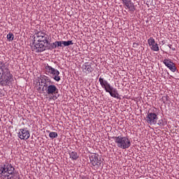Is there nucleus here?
I'll list each match as a JSON object with an SVG mask.
<instances>
[{"label": "nucleus", "mask_w": 179, "mask_h": 179, "mask_svg": "<svg viewBox=\"0 0 179 179\" xmlns=\"http://www.w3.org/2000/svg\"><path fill=\"white\" fill-rule=\"evenodd\" d=\"M48 45V35L45 32L38 31L34 35V42L31 48L35 52H43L45 51Z\"/></svg>", "instance_id": "obj_1"}, {"label": "nucleus", "mask_w": 179, "mask_h": 179, "mask_svg": "<svg viewBox=\"0 0 179 179\" xmlns=\"http://www.w3.org/2000/svg\"><path fill=\"white\" fill-rule=\"evenodd\" d=\"M99 83L102 89H104L106 93H109L111 97H114V99H120V94H118V90L111 86L108 81L106 80L103 78L100 77Z\"/></svg>", "instance_id": "obj_2"}, {"label": "nucleus", "mask_w": 179, "mask_h": 179, "mask_svg": "<svg viewBox=\"0 0 179 179\" xmlns=\"http://www.w3.org/2000/svg\"><path fill=\"white\" fill-rule=\"evenodd\" d=\"M1 73H0V83L2 86L9 85L13 80V75L10 73V71L8 68H2L1 66Z\"/></svg>", "instance_id": "obj_3"}, {"label": "nucleus", "mask_w": 179, "mask_h": 179, "mask_svg": "<svg viewBox=\"0 0 179 179\" xmlns=\"http://www.w3.org/2000/svg\"><path fill=\"white\" fill-rule=\"evenodd\" d=\"M13 171H15V168L11 164H6L0 166V177L3 179H12Z\"/></svg>", "instance_id": "obj_4"}, {"label": "nucleus", "mask_w": 179, "mask_h": 179, "mask_svg": "<svg viewBox=\"0 0 179 179\" xmlns=\"http://www.w3.org/2000/svg\"><path fill=\"white\" fill-rule=\"evenodd\" d=\"M113 139H114L117 148L120 149H129V148H131V140L127 136H113Z\"/></svg>", "instance_id": "obj_5"}, {"label": "nucleus", "mask_w": 179, "mask_h": 179, "mask_svg": "<svg viewBox=\"0 0 179 179\" xmlns=\"http://www.w3.org/2000/svg\"><path fill=\"white\" fill-rule=\"evenodd\" d=\"M45 69L48 73H50V75L53 76L54 80H56V82H59L61 80V77H59V71L57 69H55L52 68L51 66L47 64L45 67Z\"/></svg>", "instance_id": "obj_6"}, {"label": "nucleus", "mask_w": 179, "mask_h": 179, "mask_svg": "<svg viewBox=\"0 0 179 179\" xmlns=\"http://www.w3.org/2000/svg\"><path fill=\"white\" fill-rule=\"evenodd\" d=\"M38 83L39 86H43L42 88V92H44V90L52 83V81L50 78H49V77L43 76L39 78Z\"/></svg>", "instance_id": "obj_7"}, {"label": "nucleus", "mask_w": 179, "mask_h": 179, "mask_svg": "<svg viewBox=\"0 0 179 179\" xmlns=\"http://www.w3.org/2000/svg\"><path fill=\"white\" fill-rule=\"evenodd\" d=\"M158 119L159 118L157 117V114L150 112L148 113L147 116L145 117L146 122H148V124H150V125H156Z\"/></svg>", "instance_id": "obj_8"}, {"label": "nucleus", "mask_w": 179, "mask_h": 179, "mask_svg": "<svg viewBox=\"0 0 179 179\" xmlns=\"http://www.w3.org/2000/svg\"><path fill=\"white\" fill-rule=\"evenodd\" d=\"M45 92L48 96H54V94H57L58 93V88L55 85H53L52 83L48 85L46 88L43 90V92Z\"/></svg>", "instance_id": "obj_9"}, {"label": "nucleus", "mask_w": 179, "mask_h": 179, "mask_svg": "<svg viewBox=\"0 0 179 179\" xmlns=\"http://www.w3.org/2000/svg\"><path fill=\"white\" fill-rule=\"evenodd\" d=\"M20 139L26 141L30 138V131L27 129H20L18 133Z\"/></svg>", "instance_id": "obj_10"}, {"label": "nucleus", "mask_w": 179, "mask_h": 179, "mask_svg": "<svg viewBox=\"0 0 179 179\" xmlns=\"http://www.w3.org/2000/svg\"><path fill=\"white\" fill-rule=\"evenodd\" d=\"M163 64H164L165 66H167L171 72H176L177 71V67H176V64L171 62V59H165L163 61Z\"/></svg>", "instance_id": "obj_11"}, {"label": "nucleus", "mask_w": 179, "mask_h": 179, "mask_svg": "<svg viewBox=\"0 0 179 179\" xmlns=\"http://www.w3.org/2000/svg\"><path fill=\"white\" fill-rule=\"evenodd\" d=\"M148 45L150 47L152 51H159V44L156 43V41H155V38L153 37H150L148 40Z\"/></svg>", "instance_id": "obj_12"}, {"label": "nucleus", "mask_w": 179, "mask_h": 179, "mask_svg": "<svg viewBox=\"0 0 179 179\" xmlns=\"http://www.w3.org/2000/svg\"><path fill=\"white\" fill-rule=\"evenodd\" d=\"M90 162L92 166H100L101 164V160L99 159V155L93 154L90 157Z\"/></svg>", "instance_id": "obj_13"}, {"label": "nucleus", "mask_w": 179, "mask_h": 179, "mask_svg": "<svg viewBox=\"0 0 179 179\" xmlns=\"http://www.w3.org/2000/svg\"><path fill=\"white\" fill-rule=\"evenodd\" d=\"M83 72H87V73H90L93 72V68L92 67V65L85 64L83 65Z\"/></svg>", "instance_id": "obj_14"}, {"label": "nucleus", "mask_w": 179, "mask_h": 179, "mask_svg": "<svg viewBox=\"0 0 179 179\" xmlns=\"http://www.w3.org/2000/svg\"><path fill=\"white\" fill-rule=\"evenodd\" d=\"M58 47H64L62 41H55L51 43V48H52V50H55V48H58Z\"/></svg>", "instance_id": "obj_15"}, {"label": "nucleus", "mask_w": 179, "mask_h": 179, "mask_svg": "<svg viewBox=\"0 0 179 179\" xmlns=\"http://www.w3.org/2000/svg\"><path fill=\"white\" fill-rule=\"evenodd\" d=\"M126 9H129L131 12H135V6H134V3L130 1L127 3L126 5Z\"/></svg>", "instance_id": "obj_16"}, {"label": "nucleus", "mask_w": 179, "mask_h": 179, "mask_svg": "<svg viewBox=\"0 0 179 179\" xmlns=\"http://www.w3.org/2000/svg\"><path fill=\"white\" fill-rule=\"evenodd\" d=\"M69 157L70 159L72 160H78L79 159V155H78V152L73 151L69 152Z\"/></svg>", "instance_id": "obj_17"}, {"label": "nucleus", "mask_w": 179, "mask_h": 179, "mask_svg": "<svg viewBox=\"0 0 179 179\" xmlns=\"http://www.w3.org/2000/svg\"><path fill=\"white\" fill-rule=\"evenodd\" d=\"M62 45H63V47H69V45H73V42L72 41H62Z\"/></svg>", "instance_id": "obj_18"}, {"label": "nucleus", "mask_w": 179, "mask_h": 179, "mask_svg": "<svg viewBox=\"0 0 179 179\" xmlns=\"http://www.w3.org/2000/svg\"><path fill=\"white\" fill-rule=\"evenodd\" d=\"M50 138L54 139V138H57L58 136V134L57 132L52 131L49 134Z\"/></svg>", "instance_id": "obj_19"}, {"label": "nucleus", "mask_w": 179, "mask_h": 179, "mask_svg": "<svg viewBox=\"0 0 179 179\" xmlns=\"http://www.w3.org/2000/svg\"><path fill=\"white\" fill-rule=\"evenodd\" d=\"M13 34L12 33H9L7 35V39L8 40V41H13Z\"/></svg>", "instance_id": "obj_20"}, {"label": "nucleus", "mask_w": 179, "mask_h": 179, "mask_svg": "<svg viewBox=\"0 0 179 179\" xmlns=\"http://www.w3.org/2000/svg\"><path fill=\"white\" fill-rule=\"evenodd\" d=\"M158 125H159V127H164V122L163 120H159L158 121Z\"/></svg>", "instance_id": "obj_21"}, {"label": "nucleus", "mask_w": 179, "mask_h": 179, "mask_svg": "<svg viewBox=\"0 0 179 179\" xmlns=\"http://www.w3.org/2000/svg\"><path fill=\"white\" fill-rule=\"evenodd\" d=\"M123 3H124V5H127V3H129V2L131 1V0H122Z\"/></svg>", "instance_id": "obj_22"}, {"label": "nucleus", "mask_w": 179, "mask_h": 179, "mask_svg": "<svg viewBox=\"0 0 179 179\" xmlns=\"http://www.w3.org/2000/svg\"><path fill=\"white\" fill-rule=\"evenodd\" d=\"M38 90H41V87H38Z\"/></svg>", "instance_id": "obj_23"}, {"label": "nucleus", "mask_w": 179, "mask_h": 179, "mask_svg": "<svg viewBox=\"0 0 179 179\" xmlns=\"http://www.w3.org/2000/svg\"><path fill=\"white\" fill-rule=\"evenodd\" d=\"M49 99H50V100H52L53 97L50 96Z\"/></svg>", "instance_id": "obj_24"}, {"label": "nucleus", "mask_w": 179, "mask_h": 179, "mask_svg": "<svg viewBox=\"0 0 179 179\" xmlns=\"http://www.w3.org/2000/svg\"><path fill=\"white\" fill-rule=\"evenodd\" d=\"M0 121H1V118H0Z\"/></svg>", "instance_id": "obj_25"}]
</instances>
